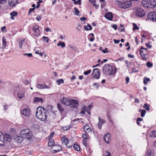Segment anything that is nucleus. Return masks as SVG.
<instances>
[{
	"label": "nucleus",
	"instance_id": "obj_37",
	"mask_svg": "<svg viewBox=\"0 0 156 156\" xmlns=\"http://www.w3.org/2000/svg\"><path fill=\"white\" fill-rule=\"evenodd\" d=\"M42 38L43 41H45L46 43H48V42L49 39V38H48V37L43 36L42 37Z\"/></svg>",
	"mask_w": 156,
	"mask_h": 156
},
{
	"label": "nucleus",
	"instance_id": "obj_25",
	"mask_svg": "<svg viewBox=\"0 0 156 156\" xmlns=\"http://www.w3.org/2000/svg\"><path fill=\"white\" fill-rule=\"evenodd\" d=\"M57 107L61 113H62L64 111V108L62 107L61 104L58 103L57 104Z\"/></svg>",
	"mask_w": 156,
	"mask_h": 156
},
{
	"label": "nucleus",
	"instance_id": "obj_54",
	"mask_svg": "<svg viewBox=\"0 0 156 156\" xmlns=\"http://www.w3.org/2000/svg\"><path fill=\"white\" fill-rule=\"evenodd\" d=\"M66 145L67 147L68 148H70L72 147V144L69 145V142L67 143L66 144Z\"/></svg>",
	"mask_w": 156,
	"mask_h": 156
},
{
	"label": "nucleus",
	"instance_id": "obj_23",
	"mask_svg": "<svg viewBox=\"0 0 156 156\" xmlns=\"http://www.w3.org/2000/svg\"><path fill=\"white\" fill-rule=\"evenodd\" d=\"M34 102H36L37 103L42 102L43 101V100L42 98L36 97L34 98Z\"/></svg>",
	"mask_w": 156,
	"mask_h": 156
},
{
	"label": "nucleus",
	"instance_id": "obj_57",
	"mask_svg": "<svg viewBox=\"0 0 156 156\" xmlns=\"http://www.w3.org/2000/svg\"><path fill=\"white\" fill-rule=\"evenodd\" d=\"M102 51L104 53H106L109 52V51L108 50V48H105V50H102Z\"/></svg>",
	"mask_w": 156,
	"mask_h": 156
},
{
	"label": "nucleus",
	"instance_id": "obj_21",
	"mask_svg": "<svg viewBox=\"0 0 156 156\" xmlns=\"http://www.w3.org/2000/svg\"><path fill=\"white\" fill-rule=\"evenodd\" d=\"M23 139H24V138H23L22 136H17L15 138V140L18 143H20L22 142Z\"/></svg>",
	"mask_w": 156,
	"mask_h": 156
},
{
	"label": "nucleus",
	"instance_id": "obj_38",
	"mask_svg": "<svg viewBox=\"0 0 156 156\" xmlns=\"http://www.w3.org/2000/svg\"><path fill=\"white\" fill-rule=\"evenodd\" d=\"M9 132L11 136H13V135L15 133V131L14 129H11L10 130Z\"/></svg>",
	"mask_w": 156,
	"mask_h": 156
},
{
	"label": "nucleus",
	"instance_id": "obj_20",
	"mask_svg": "<svg viewBox=\"0 0 156 156\" xmlns=\"http://www.w3.org/2000/svg\"><path fill=\"white\" fill-rule=\"evenodd\" d=\"M18 14V13L16 11H13V12H11L10 15L11 16L10 18L12 20H14V16H17Z\"/></svg>",
	"mask_w": 156,
	"mask_h": 156
},
{
	"label": "nucleus",
	"instance_id": "obj_32",
	"mask_svg": "<svg viewBox=\"0 0 156 156\" xmlns=\"http://www.w3.org/2000/svg\"><path fill=\"white\" fill-rule=\"evenodd\" d=\"M150 81V79L149 78H147L145 77L144 79V83L145 85H147L148 82Z\"/></svg>",
	"mask_w": 156,
	"mask_h": 156
},
{
	"label": "nucleus",
	"instance_id": "obj_44",
	"mask_svg": "<svg viewBox=\"0 0 156 156\" xmlns=\"http://www.w3.org/2000/svg\"><path fill=\"white\" fill-rule=\"evenodd\" d=\"M75 13V14L76 15H78V14L79 13L80 11L79 10L76 8L75 7L74 8Z\"/></svg>",
	"mask_w": 156,
	"mask_h": 156
},
{
	"label": "nucleus",
	"instance_id": "obj_2",
	"mask_svg": "<svg viewBox=\"0 0 156 156\" xmlns=\"http://www.w3.org/2000/svg\"><path fill=\"white\" fill-rule=\"evenodd\" d=\"M117 71V69L108 64H105L103 68V71L104 74L106 75H114Z\"/></svg>",
	"mask_w": 156,
	"mask_h": 156
},
{
	"label": "nucleus",
	"instance_id": "obj_33",
	"mask_svg": "<svg viewBox=\"0 0 156 156\" xmlns=\"http://www.w3.org/2000/svg\"><path fill=\"white\" fill-rule=\"evenodd\" d=\"M143 60H146L147 58V54H143L141 55Z\"/></svg>",
	"mask_w": 156,
	"mask_h": 156
},
{
	"label": "nucleus",
	"instance_id": "obj_47",
	"mask_svg": "<svg viewBox=\"0 0 156 156\" xmlns=\"http://www.w3.org/2000/svg\"><path fill=\"white\" fill-rule=\"evenodd\" d=\"M24 41V40L23 41H20L19 43V46L20 48H21L22 47L23 42Z\"/></svg>",
	"mask_w": 156,
	"mask_h": 156
},
{
	"label": "nucleus",
	"instance_id": "obj_11",
	"mask_svg": "<svg viewBox=\"0 0 156 156\" xmlns=\"http://www.w3.org/2000/svg\"><path fill=\"white\" fill-rule=\"evenodd\" d=\"M71 99H69L64 97L62 99L61 101V103L63 105L67 106H69L70 104V102Z\"/></svg>",
	"mask_w": 156,
	"mask_h": 156
},
{
	"label": "nucleus",
	"instance_id": "obj_30",
	"mask_svg": "<svg viewBox=\"0 0 156 156\" xmlns=\"http://www.w3.org/2000/svg\"><path fill=\"white\" fill-rule=\"evenodd\" d=\"M56 82L58 84V85H60L61 83H64V81L62 79H58L57 80Z\"/></svg>",
	"mask_w": 156,
	"mask_h": 156
},
{
	"label": "nucleus",
	"instance_id": "obj_28",
	"mask_svg": "<svg viewBox=\"0 0 156 156\" xmlns=\"http://www.w3.org/2000/svg\"><path fill=\"white\" fill-rule=\"evenodd\" d=\"M56 147L57 148V149L53 150V152L54 153L57 152L61 150L62 147L61 146L59 145H57Z\"/></svg>",
	"mask_w": 156,
	"mask_h": 156
},
{
	"label": "nucleus",
	"instance_id": "obj_24",
	"mask_svg": "<svg viewBox=\"0 0 156 156\" xmlns=\"http://www.w3.org/2000/svg\"><path fill=\"white\" fill-rule=\"evenodd\" d=\"M61 140L63 144L64 143L65 145L69 142L68 139H67L66 137H64L62 138Z\"/></svg>",
	"mask_w": 156,
	"mask_h": 156
},
{
	"label": "nucleus",
	"instance_id": "obj_39",
	"mask_svg": "<svg viewBox=\"0 0 156 156\" xmlns=\"http://www.w3.org/2000/svg\"><path fill=\"white\" fill-rule=\"evenodd\" d=\"M141 113V116L142 117H143L144 116L146 113V112L145 110H142Z\"/></svg>",
	"mask_w": 156,
	"mask_h": 156
},
{
	"label": "nucleus",
	"instance_id": "obj_56",
	"mask_svg": "<svg viewBox=\"0 0 156 156\" xmlns=\"http://www.w3.org/2000/svg\"><path fill=\"white\" fill-rule=\"evenodd\" d=\"M83 144L86 147L87 146V141L86 140H83Z\"/></svg>",
	"mask_w": 156,
	"mask_h": 156
},
{
	"label": "nucleus",
	"instance_id": "obj_51",
	"mask_svg": "<svg viewBox=\"0 0 156 156\" xmlns=\"http://www.w3.org/2000/svg\"><path fill=\"white\" fill-rule=\"evenodd\" d=\"M143 49H144V48L143 47H141L140 49V55H141V54H144L143 53Z\"/></svg>",
	"mask_w": 156,
	"mask_h": 156
},
{
	"label": "nucleus",
	"instance_id": "obj_29",
	"mask_svg": "<svg viewBox=\"0 0 156 156\" xmlns=\"http://www.w3.org/2000/svg\"><path fill=\"white\" fill-rule=\"evenodd\" d=\"M24 93H23L19 92L18 93V96L20 99H21V98H23L24 97Z\"/></svg>",
	"mask_w": 156,
	"mask_h": 156
},
{
	"label": "nucleus",
	"instance_id": "obj_4",
	"mask_svg": "<svg viewBox=\"0 0 156 156\" xmlns=\"http://www.w3.org/2000/svg\"><path fill=\"white\" fill-rule=\"evenodd\" d=\"M20 135L24 139H29L32 136V133L29 129H25L22 130L20 133Z\"/></svg>",
	"mask_w": 156,
	"mask_h": 156
},
{
	"label": "nucleus",
	"instance_id": "obj_35",
	"mask_svg": "<svg viewBox=\"0 0 156 156\" xmlns=\"http://www.w3.org/2000/svg\"><path fill=\"white\" fill-rule=\"evenodd\" d=\"M73 147L74 149L77 151H79L80 150L79 146L77 144H74L73 146Z\"/></svg>",
	"mask_w": 156,
	"mask_h": 156
},
{
	"label": "nucleus",
	"instance_id": "obj_58",
	"mask_svg": "<svg viewBox=\"0 0 156 156\" xmlns=\"http://www.w3.org/2000/svg\"><path fill=\"white\" fill-rule=\"evenodd\" d=\"M35 9V8H34L32 9H30L29 11V14L31 13L32 11H34V10Z\"/></svg>",
	"mask_w": 156,
	"mask_h": 156
},
{
	"label": "nucleus",
	"instance_id": "obj_13",
	"mask_svg": "<svg viewBox=\"0 0 156 156\" xmlns=\"http://www.w3.org/2000/svg\"><path fill=\"white\" fill-rule=\"evenodd\" d=\"M93 74L94 77L97 79H98L100 76V71L98 68H96L93 69Z\"/></svg>",
	"mask_w": 156,
	"mask_h": 156
},
{
	"label": "nucleus",
	"instance_id": "obj_14",
	"mask_svg": "<svg viewBox=\"0 0 156 156\" xmlns=\"http://www.w3.org/2000/svg\"><path fill=\"white\" fill-rule=\"evenodd\" d=\"M4 136L5 142V141L9 143L10 142L12 139V137L9 134L6 133L4 135Z\"/></svg>",
	"mask_w": 156,
	"mask_h": 156
},
{
	"label": "nucleus",
	"instance_id": "obj_52",
	"mask_svg": "<svg viewBox=\"0 0 156 156\" xmlns=\"http://www.w3.org/2000/svg\"><path fill=\"white\" fill-rule=\"evenodd\" d=\"M7 1V0H0V4H4Z\"/></svg>",
	"mask_w": 156,
	"mask_h": 156
},
{
	"label": "nucleus",
	"instance_id": "obj_10",
	"mask_svg": "<svg viewBox=\"0 0 156 156\" xmlns=\"http://www.w3.org/2000/svg\"><path fill=\"white\" fill-rule=\"evenodd\" d=\"M30 112L29 108H27L22 111L21 113L24 116L29 117L30 113Z\"/></svg>",
	"mask_w": 156,
	"mask_h": 156
},
{
	"label": "nucleus",
	"instance_id": "obj_6",
	"mask_svg": "<svg viewBox=\"0 0 156 156\" xmlns=\"http://www.w3.org/2000/svg\"><path fill=\"white\" fill-rule=\"evenodd\" d=\"M120 2V4H118L119 7L121 8L126 9L130 7L131 5V3L130 1H127L125 2L124 1L122 2Z\"/></svg>",
	"mask_w": 156,
	"mask_h": 156
},
{
	"label": "nucleus",
	"instance_id": "obj_46",
	"mask_svg": "<svg viewBox=\"0 0 156 156\" xmlns=\"http://www.w3.org/2000/svg\"><path fill=\"white\" fill-rule=\"evenodd\" d=\"M54 143V141L53 140H51L50 141H49L48 143V145L49 146H51L53 145V144Z\"/></svg>",
	"mask_w": 156,
	"mask_h": 156
},
{
	"label": "nucleus",
	"instance_id": "obj_31",
	"mask_svg": "<svg viewBox=\"0 0 156 156\" xmlns=\"http://www.w3.org/2000/svg\"><path fill=\"white\" fill-rule=\"evenodd\" d=\"M82 137L83 139L85 140H89V135L86 133L83 134L82 135Z\"/></svg>",
	"mask_w": 156,
	"mask_h": 156
},
{
	"label": "nucleus",
	"instance_id": "obj_18",
	"mask_svg": "<svg viewBox=\"0 0 156 156\" xmlns=\"http://www.w3.org/2000/svg\"><path fill=\"white\" fill-rule=\"evenodd\" d=\"M37 87L38 88L40 89H45V88H48V89L49 88V87L47 86L45 84H37Z\"/></svg>",
	"mask_w": 156,
	"mask_h": 156
},
{
	"label": "nucleus",
	"instance_id": "obj_34",
	"mask_svg": "<svg viewBox=\"0 0 156 156\" xmlns=\"http://www.w3.org/2000/svg\"><path fill=\"white\" fill-rule=\"evenodd\" d=\"M143 108L145 109L147 111H148L150 110L149 106L147 103H145L143 106Z\"/></svg>",
	"mask_w": 156,
	"mask_h": 156
},
{
	"label": "nucleus",
	"instance_id": "obj_63",
	"mask_svg": "<svg viewBox=\"0 0 156 156\" xmlns=\"http://www.w3.org/2000/svg\"><path fill=\"white\" fill-rule=\"evenodd\" d=\"M114 41V43L115 44H118L119 43V42L120 41V40H116L115 39H114L113 40Z\"/></svg>",
	"mask_w": 156,
	"mask_h": 156
},
{
	"label": "nucleus",
	"instance_id": "obj_64",
	"mask_svg": "<svg viewBox=\"0 0 156 156\" xmlns=\"http://www.w3.org/2000/svg\"><path fill=\"white\" fill-rule=\"evenodd\" d=\"M45 30V31L47 32L48 31L51 32V30L49 27H46Z\"/></svg>",
	"mask_w": 156,
	"mask_h": 156
},
{
	"label": "nucleus",
	"instance_id": "obj_22",
	"mask_svg": "<svg viewBox=\"0 0 156 156\" xmlns=\"http://www.w3.org/2000/svg\"><path fill=\"white\" fill-rule=\"evenodd\" d=\"M84 28L85 30L88 31V30H91L92 29V27L88 23L87 26L86 25L84 26Z\"/></svg>",
	"mask_w": 156,
	"mask_h": 156
},
{
	"label": "nucleus",
	"instance_id": "obj_5",
	"mask_svg": "<svg viewBox=\"0 0 156 156\" xmlns=\"http://www.w3.org/2000/svg\"><path fill=\"white\" fill-rule=\"evenodd\" d=\"M135 15L137 16L143 17L145 14V12L140 7L136 8L134 11Z\"/></svg>",
	"mask_w": 156,
	"mask_h": 156
},
{
	"label": "nucleus",
	"instance_id": "obj_59",
	"mask_svg": "<svg viewBox=\"0 0 156 156\" xmlns=\"http://www.w3.org/2000/svg\"><path fill=\"white\" fill-rule=\"evenodd\" d=\"M6 27L5 26H4L3 27H2L1 29V30H2V32H4L5 31V32L6 31Z\"/></svg>",
	"mask_w": 156,
	"mask_h": 156
},
{
	"label": "nucleus",
	"instance_id": "obj_16",
	"mask_svg": "<svg viewBox=\"0 0 156 156\" xmlns=\"http://www.w3.org/2000/svg\"><path fill=\"white\" fill-rule=\"evenodd\" d=\"M5 144V140L4 135L2 132L0 131V145L3 146Z\"/></svg>",
	"mask_w": 156,
	"mask_h": 156
},
{
	"label": "nucleus",
	"instance_id": "obj_42",
	"mask_svg": "<svg viewBox=\"0 0 156 156\" xmlns=\"http://www.w3.org/2000/svg\"><path fill=\"white\" fill-rule=\"evenodd\" d=\"M70 128L69 126H63L62 127V129L66 131L68 130Z\"/></svg>",
	"mask_w": 156,
	"mask_h": 156
},
{
	"label": "nucleus",
	"instance_id": "obj_55",
	"mask_svg": "<svg viewBox=\"0 0 156 156\" xmlns=\"http://www.w3.org/2000/svg\"><path fill=\"white\" fill-rule=\"evenodd\" d=\"M35 53L37 54H39L41 56H43L42 53L41 52H39L38 51H36L35 52Z\"/></svg>",
	"mask_w": 156,
	"mask_h": 156
},
{
	"label": "nucleus",
	"instance_id": "obj_15",
	"mask_svg": "<svg viewBox=\"0 0 156 156\" xmlns=\"http://www.w3.org/2000/svg\"><path fill=\"white\" fill-rule=\"evenodd\" d=\"M18 2L17 0H9V6L12 7H15Z\"/></svg>",
	"mask_w": 156,
	"mask_h": 156
},
{
	"label": "nucleus",
	"instance_id": "obj_1",
	"mask_svg": "<svg viewBox=\"0 0 156 156\" xmlns=\"http://www.w3.org/2000/svg\"><path fill=\"white\" fill-rule=\"evenodd\" d=\"M36 115L40 120L44 121L47 118L46 110L44 108L38 107L36 110Z\"/></svg>",
	"mask_w": 156,
	"mask_h": 156
},
{
	"label": "nucleus",
	"instance_id": "obj_36",
	"mask_svg": "<svg viewBox=\"0 0 156 156\" xmlns=\"http://www.w3.org/2000/svg\"><path fill=\"white\" fill-rule=\"evenodd\" d=\"M2 41H3V46L4 48H5L6 46V39L5 37H2Z\"/></svg>",
	"mask_w": 156,
	"mask_h": 156
},
{
	"label": "nucleus",
	"instance_id": "obj_26",
	"mask_svg": "<svg viewBox=\"0 0 156 156\" xmlns=\"http://www.w3.org/2000/svg\"><path fill=\"white\" fill-rule=\"evenodd\" d=\"M98 119L99 120V122L98 124V127L100 129H101V125H100V124L101 123V122L104 123V120L102 119H101L99 117L98 118Z\"/></svg>",
	"mask_w": 156,
	"mask_h": 156
},
{
	"label": "nucleus",
	"instance_id": "obj_62",
	"mask_svg": "<svg viewBox=\"0 0 156 156\" xmlns=\"http://www.w3.org/2000/svg\"><path fill=\"white\" fill-rule=\"evenodd\" d=\"M147 156H153L151 152L150 151H148L147 152Z\"/></svg>",
	"mask_w": 156,
	"mask_h": 156
},
{
	"label": "nucleus",
	"instance_id": "obj_43",
	"mask_svg": "<svg viewBox=\"0 0 156 156\" xmlns=\"http://www.w3.org/2000/svg\"><path fill=\"white\" fill-rule=\"evenodd\" d=\"M91 3L96 9L98 8V6L95 4V1L94 0L92 1Z\"/></svg>",
	"mask_w": 156,
	"mask_h": 156
},
{
	"label": "nucleus",
	"instance_id": "obj_45",
	"mask_svg": "<svg viewBox=\"0 0 156 156\" xmlns=\"http://www.w3.org/2000/svg\"><path fill=\"white\" fill-rule=\"evenodd\" d=\"M110 153L108 151H105L104 152V156H111Z\"/></svg>",
	"mask_w": 156,
	"mask_h": 156
},
{
	"label": "nucleus",
	"instance_id": "obj_12",
	"mask_svg": "<svg viewBox=\"0 0 156 156\" xmlns=\"http://www.w3.org/2000/svg\"><path fill=\"white\" fill-rule=\"evenodd\" d=\"M110 137V136L109 133L105 134L104 136V139L105 141L108 144H109V142L111 140Z\"/></svg>",
	"mask_w": 156,
	"mask_h": 156
},
{
	"label": "nucleus",
	"instance_id": "obj_8",
	"mask_svg": "<svg viewBox=\"0 0 156 156\" xmlns=\"http://www.w3.org/2000/svg\"><path fill=\"white\" fill-rule=\"evenodd\" d=\"M32 30L34 31V34L35 36L38 37L40 34L39 27L38 25L34 26L32 28Z\"/></svg>",
	"mask_w": 156,
	"mask_h": 156
},
{
	"label": "nucleus",
	"instance_id": "obj_61",
	"mask_svg": "<svg viewBox=\"0 0 156 156\" xmlns=\"http://www.w3.org/2000/svg\"><path fill=\"white\" fill-rule=\"evenodd\" d=\"M145 45L149 48H150L152 47L151 45H150L149 44L146 43Z\"/></svg>",
	"mask_w": 156,
	"mask_h": 156
},
{
	"label": "nucleus",
	"instance_id": "obj_7",
	"mask_svg": "<svg viewBox=\"0 0 156 156\" xmlns=\"http://www.w3.org/2000/svg\"><path fill=\"white\" fill-rule=\"evenodd\" d=\"M147 18L153 21H156V12H151L147 16Z\"/></svg>",
	"mask_w": 156,
	"mask_h": 156
},
{
	"label": "nucleus",
	"instance_id": "obj_17",
	"mask_svg": "<svg viewBox=\"0 0 156 156\" xmlns=\"http://www.w3.org/2000/svg\"><path fill=\"white\" fill-rule=\"evenodd\" d=\"M113 17L112 14L111 12H108L105 15V18L109 20H112Z\"/></svg>",
	"mask_w": 156,
	"mask_h": 156
},
{
	"label": "nucleus",
	"instance_id": "obj_53",
	"mask_svg": "<svg viewBox=\"0 0 156 156\" xmlns=\"http://www.w3.org/2000/svg\"><path fill=\"white\" fill-rule=\"evenodd\" d=\"M112 27L115 30H116L117 29V27L116 24H113L112 25Z\"/></svg>",
	"mask_w": 156,
	"mask_h": 156
},
{
	"label": "nucleus",
	"instance_id": "obj_49",
	"mask_svg": "<svg viewBox=\"0 0 156 156\" xmlns=\"http://www.w3.org/2000/svg\"><path fill=\"white\" fill-rule=\"evenodd\" d=\"M23 55L24 56L25 55H27L28 57H31L32 56V55L31 53H25L23 54Z\"/></svg>",
	"mask_w": 156,
	"mask_h": 156
},
{
	"label": "nucleus",
	"instance_id": "obj_40",
	"mask_svg": "<svg viewBox=\"0 0 156 156\" xmlns=\"http://www.w3.org/2000/svg\"><path fill=\"white\" fill-rule=\"evenodd\" d=\"M151 137H156V131H153L151 135H150Z\"/></svg>",
	"mask_w": 156,
	"mask_h": 156
},
{
	"label": "nucleus",
	"instance_id": "obj_3",
	"mask_svg": "<svg viewBox=\"0 0 156 156\" xmlns=\"http://www.w3.org/2000/svg\"><path fill=\"white\" fill-rule=\"evenodd\" d=\"M142 3L146 8H154L156 7V3L154 0H143Z\"/></svg>",
	"mask_w": 156,
	"mask_h": 156
},
{
	"label": "nucleus",
	"instance_id": "obj_19",
	"mask_svg": "<svg viewBox=\"0 0 156 156\" xmlns=\"http://www.w3.org/2000/svg\"><path fill=\"white\" fill-rule=\"evenodd\" d=\"M83 129L86 133H89L91 131V129L90 126L88 125L85 126L83 127Z\"/></svg>",
	"mask_w": 156,
	"mask_h": 156
},
{
	"label": "nucleus",
	"instance_id": "obj_60",
	"mask_svg": "<svg viewBox=\"0 0 156 156\" xmlns=\"http://www.w3.org/2000/svg\"><path fill=\"white\" fill-rule=\"evenodd\" d=\"M93 85L97 87V88L99 87L100 85L97 83H93Z\"/></svg>",
	"mask_w": 156,
	"mask_h": 156
},
{
	"label": "nucleus",
	"instance_id": "obj_48",
	"mask_svg": "<svg viewBox=\"0 0 156 156\" xmlns=\"http://www.w3.org/2000/svg\"><path fill=\"white\" fill-rule=\"evenodd\" d=\"M91 72V70H89L87 71H85L83 73V74L85 75H87L89 74V73H90Z\"/></svg>",
	"mask_w": 156,
	"mask_h": 156
},
{
	"label": "nucleus",
	"instance_id": "obj_50",
	"mask_svg": "<svg viewBox=\"0 0 156 156\" xmlns=\"http://www.w3.org/2000/svg\"><path fill=\"white\" fill-rule=\"evenodd\" d=\"M147 66L148 67H151L152 66V64L149 62H148L147 63Z\"/></svg>",
	"mask_w": 156,
	"mask_h": 156
},
{
	"label": "nucleus",
	"instance_id": "obj_41",
	"mask_svg": "<svg viewBox=\"0 0 156 156\" xmlns=\"http://www.w3.org/2000/svg\"><path fill=\"white\" fill-rule=\"evenodd\" d=\"M133 30H138L139 29V27L137 26L135 23H133Z\"/></svg>",
	"mask_w": 156,
	"mask_h": 156
},
{
	"label": "nucleus",
	"instance_id": "obj_27",
	"mask_svg": "<svg viewBox=\"0 0 156 156\" xmlns=\"http://www.w3.org/2000/svg\"><path fill=\"white\" fill-rule=\"evenodd\" d=\"M65 44L64 42L62 41H60L57 44V46H60L62 48H64L65 47Z\"/></svg>",
	"mask_w": 156,
	"mask_h": 156
},
{
	"label": "nucleus",
	"instance_id": "obj_9",
	"mask_svg": "<svg viewBox=\"0 0 156 156\" xmlns=\"http://www.w3.org/2000/svg\"><path fill=\"white\" fill-rule=\"evenodd\" d=\"M69 106L71 108H76L78 106V102L77 100L71 99Z\"/></svg>",
	"mask_w": 156,
	"mask_h": 156
}]
</instances>
